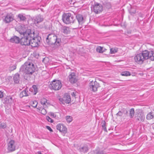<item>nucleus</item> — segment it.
I'll list each match as a JSON object with an SVG mask.
<instances>
[{"label":"nucleus","mask_w":154,"mask_h":154,"mask_svg":"<svg viewBox=\"0 0 154 154\" xmlns=\"http://www.w3.org/2000/svg\"><path fill=\"white\" fill-rule=\"evenodd\" d=\"M46 119L48 121L51 123H52L54 122L53 120L48 116L47 117Z\"/></svg>","instance_id":"c03bdc74"},{"label":"nucleus","mask_w":154,"mask_h":154,"mask_svg":"<svg viewBox=\"0 0 154 154\" xmlns=\"http://www.w3.org/2000/svg\"><path fill=\"white\" fill-rule=\"evenodd\" d=\"M76 92H73L72 93V95L73 97H75L76 96Z\"/></svg>","instance_id":"09e8293b"},{"label":"nucleus","mask_w":154,"mask_h":154,"mask_svg":"<svg viewBox=\"0 0 154 154\" xmlns=\"http://www.w3.org/2000/svg\"><path fill=\"white\" fill-rule=\"evenodd\" d=\"M62 84L61 82L59 80H54L52 83L51 84L50 87L51 89L55 91L58 90L62 87Z\"/></svg>","instance_id":"423d86ee"},{"label":"nucleus","mask_w":154,"mask_h":154,"mask_svg":"<svg viewBox=\"0 0 154 154\" xmlns=\"http://www.w3.org/2000/svg\"><path fill=\"white\" fill-rule=\"evenodd\" d=\"M103 5L104 6L107 8L109 9L111 7V5L110 2H105Z\"/></svg>","instance_id":"c756f323"},{"label":"nucleus","mask_w":154,"mask_h":154,"mask_svg":"<svg viewBox=\"0 0 154 154\" xmlns=\"http://www.w3.org/2000/svg\"><path fill=\"white\" fill-rule=\"evenodd\" d=\"M129 11V13L131 15H133L135 14L136 12V9L135 8L131 7Z\"/></svg>","instance_id":"f704fd0d"},{"label":"nucleus","mask_w":154,"mask_h":154,"mask_svg":"<svg viewBox=\"0 0 154 154\" xmlns=\"http://www.w3.org/2000/svg\"><path fill=\"white\" fill-rule=\"evenodd\" d=\"M16 149L15 142L13 140H11L8 143V149L10 152L14 151Z\"/></svg>","instance_id":"f8f14e48"},{"label":"nucleus","mask_w":154,"mask_h":154,"mask_svg":"<svg viewBox=\"0 0 154 154\" xmlns=\"http://www.w3.org/2000/svg\"><path fill=\"white\" fill-rule=\"evenodd\" d=\"M147 54L146 60L148 59H150L152 61L154 60V51H153L151 50L148 51L147 50L144 51V52Z\"/></svg>","instance_id":"4468645a"},{"label":"nucleus","mask_w":154,"mask_h":154,"mask_svg":"<svg viewBox=\"0 0 154 154\" xmlns=\"http://www.w3.org/2000/svg\"><path fill=\"white\" fill-rule=\"evenodd\" d=\"M75 76L74 72L71 73L69 76V82L72 83H75L77 81Z\"/></svg>","instance_id":"a211bd4d"},{"label":"nucleus","mask_w":154,"mask_h":154,"mask_svg":"<svg viewBox=\"0 0 154 154\" xmlns=\"http://www.w3.org/2000/svg\"><path fill=\"white\" fill-rule=\"evenodd\" d=\"M145 119V116L143 114H138L136 120L137 121H140L141 122H143L144 121Z\"/></svg>","instance_id":"b1692460"},{"label":"nucleus","mask_w":154,"mask_h":154,"mask_svg":"<svg viewBox=\"0 0 154 154\" xmlns=\"http://www.w3.org/2000/svg\"><path fill=\"white\" fill-rule=\"evenodd\" d=\"M123 114L122 113L121 111H119L116 114L117 116H122Z\"/></svg>","instance_id":"a18cd8bd"},{"label":"nucleus","mask_w":154,"mask_h":154,"mask_svg":"<svg viewBox=\"0 0 154 154\" xmlns=\"http://www.w3.org/2000/svg\"><path fill=\"white\" fill-rule=\"evenodd\" d=\"M30 35H26L21 38L20 42L22 45H30L31 37L30 36Z\"/></svg>","instance_id":"1a4fd4ad"},{"label":"nucleus","mask_w":154,"mask_h":154,"mask_svg":"<svg viewBox=\"0 0 154 154\" xmlns=\"http://www.w3.org/2000/svg\"><path fill=\"white\" fill-rule=\"evenodd\" d=\"M103 129L104 130V131L106 132H107V129L106 128V123L105 121H103L101 123Z\"/></svg>","instance_id":"473e14b6"},{"label":"nucleus","mask_w":154,"mask_h":154,"mask_svg":"<svg viewBox=\"0 0 154 154\" xmlns=\"http://www.w3.org/2000/svg\"><path fill=\"white\" fill-rule=\"evenodd\" d=\"M146 118L147 120H150L154 118V114H153V112H150L147 115Z\"/></svg>","instance_id":"c85d7f7f"},{"label":"nucleus","mask_w":154,"mask_h":154,"mask_svg":"<svg viewBox=\"0 0 154 154\" xmlns=\"http://www.w3.org/2000/svg\"><path fill=\"white\" fill-rule=\"evenodd\" d=\"M56 128L60 132L64 134L67 132V128L63 125L58 124L57 125Z\"/></svg>","instance_id":"dca6fc26"},{"label":"nucleus","mask_w":154,"mask_h":154,"mask_svg":"<svg viewBox=\"0 0 154 154\" xmlns=\"http://www.w3.org/2000/svg\"><path fill=\"white\" fill-rule=\"evenodd\" d=\"M13 79L15 83H19L20 80V75L18 73L15 74L13 77Z\"/></svg>","instance_id":"393cba45"},{"label":"nucleus","mask_w":154,"mask_h":154,"mask_svg":"<svg viewBox=\"0 0 154 154\" xmlns=\"http://www.w3.org/2000/svg\"><path fill=\"white\" fill-rule=\"evenodd\" d=\"M117 52V51L115 50V49L112 48H111L110 50V53L111 54H114L115 53Z\"/></svg>","instance_id":"37998d69"},{"label":"nucleus","mask_w":154,"mask_h":154,"mask_svg":"<svg viewBox=\"0 0 154 154\" xmlns=\"http://www.w3.org/2000/svg\"><path fill=\"white\" fill-rule=\"evenodd\" d=\"M121 75L122 76H128L131 75V73L129 71H125L122 72L121 73Z\"/></svg>","instance_id":"c9c22d12"},{"label":"nucleus","mask_w":154,"mask_h":154,"mask_svg":"<svg viewBox=\"0 0 154 154\" xmlns=\"http://www.w3.org/2000/svg\"><path fill=\"white\" fill-rule=\"evenodd\" d=\"M122 114H124L125 115H127L128 113V111L125 108H123L121 110Z\"/></svg>","instance_id":"ea45409f"},{"label":"nucleus","mask_w":154,"mask_h":154,"mask_svg":"<svg viewBox=\"0 0 154 154\" xmlns=\"http://www.w3.org/2000/svg\"><path fill=\"white\" fill-rule=\"evenodd\" d=\"M76 19L78 21L79 24L82 25L85 21V19L83 16L81 14H77L76 16Z\"/></svg>","instance_id":"f3484780"},{"label":"nucleus","mask_w":154,"mask_h":154,"mask_svg":"<svg viewBox=\"0 0 154 154\" xmlns=\"http://www.w3.org/2000/svg\"><path fill=\"white\" fill-rule=\"evenodd\" d=\"M144 52V51L141 53L137 54L134 57L135 61L138 64H142L143 61L146 60L147 54Z\"/></svg>","instance_id":"39448f33"},{"label":"nucleus","mask_w":154,"mask_h":154,"mask_svg":"<svg viewBox=\"0 0 154 154\" xmlns=\"http://www.w3.org/2000/svg\"><path fill=\"white\" fill-rule=\"evenodd\" d=\"M94 154H105L103 151H99L96 150L94 152Z\"/></svg>","instance_id":"4c0bfd02"},{"label":"nucleus","mask_w":154,"mask_h":154,"mask_svg":"<svg viewBox=\"0 0 154 154\" xmlns=\"http://www.w3.org/2000/svg\"><path fill=\"white\" fill-rule=\"evenodd\" d=\"M16 66L15 65H14L10 67L9 69L11 71H13L16 69Z\"/></svg>","instance_id":"a19ab883"},{"label":"nucleus","mask_w":154,"mask_h":154,"mask_svg":"<svg viewBox=\"0 0 154 154\" xmlns=\"http://www.w3.org/2000/svg\"><path fill=\"white\" fill-rule=\"evenodd\" d=\"M45 108H44L43 106V107L38 106V107L37 108V109H38L39 111H41V113L42 114L45 115L47 113V111Z\"/></svg>","instance_id":"a878e982"},{"label":"nucleus","mask_w":154,"mask_h":154,"mask_svg":"<svg viewBox=\"0 0 154 154\" xmlns=\"http://www.w3.org/2000/svg\"><path fill=\"white\" fill-rule=\"evenodd\" d=\"M134 108H131L130 110L129 116L131 118H132L134 114Z\"/></svg>","instance_id":"72a5a7b5"},{"label":"nucleus","mask_w":154,"mask_h":154,"mask_svg":"<svg viewBox=\"0 0 154 154\" xmlns=\"http://www.w3.org/2000/svg\"><path fill=\"white\" fill-rule=\"evenodd\" d=\"M47 100L45 98H43L41 99L40 102L41 104L43 105L44 108L46 107L47 106L46 105V103H47Z\"/></svg>","instance_id":"bb28decb"},{"label":"nucleus","mask_w":154,"mask_h":154,"mask_svg":"<svg viewBox=\"0 0 154 154\" xmlns=\"http://www.w3.org/2000/svg\"><path fill=\"white\" fill-rule=\"evenodd\" d=\"M20 39L18 36L14 35L12 36L10 40V41L11 43L18 44L20 42Z\"/></svg>","instance_id":"6ab92c4d"},{"label":"nucleus","mask_w":154,"mask_h":154,"mask_svg":"<svg viewBox=\"0 0 154 154\" xmlns=\"http://www.w3.org/2000/svg\"><path fill=\"white\" fill-rule=\"evenodd\" d=\"M29 35H30V36L31 37L30 45L33 47H37L40 41L38 39V37L37 36V35L35 34V31H33Z\"/></svg>","instance_id":"20e7f679"},{"label":"nucleus","mask_w":154,"mask_h":154,"mask_svg":"<svg viewBox=\"0 0 154 154\" xmlns=\"http://www.w3.org/2000/svg\"><path fill=\"white\" fill-rule=\"evenodd\" d=\"M31 106L34 108H36L37 106L38 103L36 100H32L30 102Z\"/></svg>","instance_id":"cd10ccee"},{"label":"nucleus","mask_w":154,"mask_h":154,"mask_svg":"<svg viewBox=\"0 0 154 154\" xmlns=\"http://www.w3.org/2000/svg\"><path fill=\"white\" fill-rule=\"evenodd\" d=\"M35 70V64L32 62L28 61L25 62L20 68V71L28 75H32Z\"/></svg>","instance_id":"f257e3e1"},{"label":"nucleus","mask_w":154,"mask_h":154,"mask_svg":"<svg viewBox=\"0 0 154 154\" xmlns=\"http://www.w3.org/2000/svg\"><path fill=\"white\" fill-rule=\"evenodd\" d=\"M75 18L72 14L70 13H64L62 16V20L66 24H69L74 22Z\"/></svg>","instance_id":"7ed1b4c3"},{"label":"nucleus","mask_w":154,"mask_h":154,"mask_svg":"<svg viewBox=\"0 0 154 154\" xmlns=\"http://www.w3.org/2000/svg\"><path fill=\"white\" fill-rule=\"evenodd\" d=\"M32 88L33 89V92L34 95H35L37 92H38V86L36 85H34L32 86Z\"/></svg>","instance_id":"7c9ffc66"},{"label":"nucleus","mask_w":154,"mask_h":154,"mask_svg":"<svg viewBox=\"0 0 154 154\" xmlns=\"http://www.w3.org/2000/svg\"><path fill=\"white\" fill-rule=\"evenodd\" d=\"M17 31L19 32L20 34L25 36L26 35H29L33 30L30 29H26L24 26H19V28Z\"/></svg>","instance_id":"6e6552de"},{"label":"nucleus","mask_w":154,"mask_h":154,"mask_svg":"<svg viewBox=\"0 0 154 154\" xmlns=\"http://www.w3.org/2000/svg\"><path fill=\"white\" fill-rule=\"evenodd\" d=\"M4 21L6 23H9L14 20V16L11 14H8L6 15L3 17Z\"/></svg>","instance_id":"ddd939ff"},{"label":"nucleus","mask_w":154,"mask_h":154,"mask_svg":"<svg viewBox=\"0 0 154 154\" xmlns=\"http://www.w3.org/2000/svg\"><path fill=\"white\" fill-rule=\"evenodd\" d=\"M6 127V125L5 123H0V128H5Z\"/></svg>","instance_id":"79ce46f5"},{"label":"nucleus","mask_w":154,"mask_h":154,"mask_svg":"<svg viewBox=\"0 0 154 154\" xmlns=\"http://www.w3.org/2000/svg\"><path fill=\"white\" fill-rule=\"evenodd\" d=\"M13 96H8L4 99V103L11 106L13 102Z\"/></svg>","instance_id":"2eb2a0df"},{"label":"nucleus","mask_w":154,"mask_h":154,"mask_svg":"<svg viewBox=\"0 0 154 154\" xmlns=\"http://www.w3.org/2000/svg\"><path fill=\"white\" fill-rule=\"evenodd\" d=\"M60 31L62 32L65 34H67L70 32L69 28L66 26H62L60 27Z\"/></svg>","instance_id":"4be33fe9"},{"label":"nucleus","mask_w":154,"mask_h":154,"mask_svg":"<svg viewBox=\"0 0 154 154\" xmlns=\"http://www.w3.org/2000/svg\"><path fill=\"white\" fill-rule=\"evenodd\" d=\"M91 9H93L94 11L96 14H98L103 11V7L101 4L96 3L93 5V8H91Z\"/></svg>","instance_id":"9b49d317"},{"label":"nucleus","mask_w":154,"mask_h":154,"mask_svg":"<svg viewBox=\"0 0 154 154\" xmlns=\"http://www.w3.org/2000/svg\"><path fill=\"white\" fill-rule=\"evenodd\" d=\"M89 86L90 89L93 92L97 91V88L100 86V84L96 81H91L89 83Z\"/></svg>","instance_id":"9d476101"},{"label":"nucleus","mask_w":154,"mask_h":154,"mask_svg":"<svg viewBox=\"0 0 154 154\" xmlns=\"http://www.w3.org/2000/svg\"><path fill=\"white\" fill-rule=\"evenodd\" d=\"M58 99L61 104H69L71 101L70 96L67 94H65L62 97H60Z\"/></svg>","instance_id":"0eeeda50"},{"label":"nucleus","mask_w":154,"mask_h":154,"mask_svg":"<svg viewBox=\"0 0 154 154\" xmlns=\"http://www.w3.org/2000/svg\"><path fill=\"white\" fill-rule=\"evenodd\" d=\"M103 47L101 46H98L96 49V51L99 53H103L104 51L103 50Z\"/></svg>","instance_id":"e433bc0d"},{"label":"nucleus","mask_w":154,"mask_h":154,"mask_svg":"<svg viewBox=\"0 0 154 154\" xmlns=\"http://www.w3.org/2000/svg\"><path fill=\"white\" fill-rule=\"evenodd\" d=\"M45 41L48 45H54L55 47L60 46L61 42V39L59 37L55 34L52 33L48 35Z\"/></svg>","instance_id":"f03ea898"},{"label":"nucleus","mask_w":154,"mask_h":154,"mask_svg":"<svg viewBox=\"0 0 154 154\" xmlns=\"http://www.w3.org/2000/svg\"><path fill=\"white\" fill-rule=\"evenodd\" d=\"M88 146L86 144H84L83 146H81L78 149V150L81 152L84 153L87 152H88Z\"/></svg>","instance_id":"412c9836"},{"label":"nucleus","mask_w":154,"mask_h":154,"mask_svg":"<svg viewBox=\"0 0 154 154\" xmlns=\"http://www.w3.org/2000/svg\"><path fill=\"white\" fill-rule=\"evenodd\" d=\"M3 96V92L1 91H0V98H2Z\"/></svg>","instance_id":"de8ad7c7"},{"label":"nucleus","mask_w":154,"mask_h":154,"mask_svg":"<svg viewBox=\"0 0 154 154\" xmlns=\"http://www.w3.org/2000/svg\"><path fill=\"white\" fill-rule=\"evenodd\" d=\"M66 120L67 122H70L72 120V117L70 116H66Z\"/></svg>","instance_id":"58836bf2"},{"label":"nucleus","mask_w":154,"mask_h":154,"mask_svg":"<svg viewBox=\"0 0 154 154\" xmlns=\"http://www.w3.org/2000/svg\"><path fill=\"white\" fill-rule=\"evenodd\" d=\"M18 18H19L21 21H24L26 20V17L21 14H19L18 15Z\"/></svg>","instance_id":"2f4dec72"},{"label":"nucleus","mask_w":154,"mask_h":154,"mask_svg":"<svg viewBox=\"0 0 154 154\" xmlns=\"http://www.w3.org/2000/svg\"><path fill=\"white\" fill-rule=\"evenodd\" d=\"M43 20V16L39 14L36 16L34 19V22L35 24H38L42 22Z\"/></svg>","instance_id":"aec40b11"},{"label":"nucleus","mask_w":154,"mask_h":154,"mask_svg":"<svg viewBox=\"0 0 154 154\" xmlns=\"http://www.w3.org/2000/svg\"><path fill=\"white\" fill-rule=\"evenodd\" d=\"M28 91L27 88H25L24 90L21 91L20 94V98H22L24 97H27L29 96Z\"/></svg>","instance_id":"5701e85b"},{"label":"nucleus","mask_w":154,"mask_h":154,"mask_svg":"<svg viewBox=\"0 0 154 154\" xmlns=\"http://www.w3.org/2000/svg\"><path fill=\"white\" fill-rule=\"evenodd\" d=\"M46 128L48 130L50 131L51 132H53V130L51 128L48 126H46Z\"/></svg>","instance_id":"49530a36"},{"label":"nucleus","mask_w":154,"mask_h":154,"mask_svg":"<svg viewBox=\"0 0 154 154\" xmlns=\"http://www.w3.org/2000/svg\"><path fill=\"white\" fill-rule=\"evenodd\" d=\"M50 115L51 116H53V117H54V113H53V112H50Z\"/></svg>","instance_id":"8fccbe9b"},{"label":"nucleus","mask_w":154,"mask_h":154,"mask_svg":"<svg viewBox=\"0 0 154 154\" xmlns=\"http://www.w3.org/2000/svg\"><path fill=\"white\" fill-rule=\"evenodd\" d=\"M38 154H42L40 151H38L37 152Z\"/></svg>","instance_id":"3c124183"}]
</instances>
